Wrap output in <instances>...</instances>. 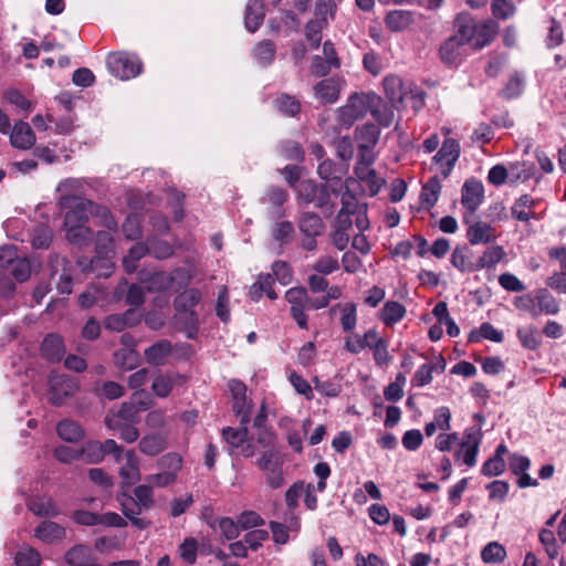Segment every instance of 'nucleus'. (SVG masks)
<instances>
[{
	"label": "nucleus",
	"instance_id": "obj_11",
	"mask_svg": "<svg viewBox=\"0 0 566 566\" xmlns=\"http://www.w3.org/2000/svg\"><path fill=\"white\" fill-rule=\"evenodd\" d=\"M314 96L321 104H334L342 91V81L335 77L321 80L313 87Z\"/></svg>",
	"mask_w": 566,
	"mask_h": 566
},
{
	"label": "nucleus",
	"instance_id": "obj_53",
	"mask_svg": "<svg viewBox=\"0 0 566 566\" xmlns=\"http://www.w3.org/2000/svg\"><path fill=\"white\" fill-rule=\"evenodd\" d=\"M480 338L501 343L503 342V333L496 329L492 324L483 323L478 331L470 334V342H478Z\"/></svg>",
	"mask_w": 566,
	"mask_h": 566
},
{
	"label": "nucleus",
	"instance_id": "obj_33",
	"mask_svg": "<svg viewBox=\"0 0 566 566\" xmlns=\"http://www.w3.org/2000/svg\"><path fill=\"white\" fill-rule=\"evenodd\" d=\"M534 165L530 161H513L507 166L509 181L514 185L517 182H525L534 175Z\"/></svg>",
	"mask_w": 566,
	"mask_h": 566
},
{
	"label": "nucleus",
	"instance_id": "obj_38",
	"mask_svg": "<svg viewBox=\"0 0 566 566\" xmlns=\"http://www.w3.org/2000/svg\"><path fill=\"white\" fill-rule=\"evenodd\" d=\"M139 280L146 284V289L149 292H163L171 289L168 273L163 271L154 272L148 276L145 273H140Z\"/></svg>",
	"mask_w": 566,
	"mask_h": 566
},
{
	"label": "nucleus",
	"instance_id": "obj_21",
	"mask_svg": "<svg viewBox=\"0 0 566 566\" xmlns=\"http://www.w3.org/2000/svg\"><path fill=\"white\" fill-rule=\"evenodd\" d=\"M497 33V24L493 21L474 23L473 25V49H482L490 44Z\"/></svg>",
	"mask_w": 566,
	"mask_h": 566
},
{
	"label": "nucleus",
	"instance_id": "obj_17",
	"mask_svg": "<svg viewBox=\"0 0 566 566\" xmlns=\"http://www.w3.org/2000/svg\"><path fill=\"white\" fill-rule=\"evenodd\" d=\"M354 174L355 180L364 184L371 197L376 196L385 185V179L379 177L371 167H355Z\"/></svg>",
	"mask_w": 566,
	"mask_h": 566
},
{
	"label": "nucleus",
	"instance_id": "obj_31",
	"mask_svg": "<svg viewBox=\"0 0 566 566\" xmlns=\"http://www.w3.org/2000/svg\"><path fill=\"white\" fill-rule=\"evenodd\" d=\"M59 437L66 442H77L84 438V429L71 419L61 420L56 426Z\"/></svg>",
	"mask_w": 566,
	"mask_h": 566
},
{
	"label": "nucleus",
	"instance_id": "obj_60",
	"mask_svg": "<svg viewBox=\"0 0 566 566\" xmlns=\"http://www.w3.org/2000/svg\"><path fill=\"white\" fill-rule=\"evenodd\" d=\"M232 409L235 416L240 419V423L245 426L251 420L252 402L247 399V396L242 398H234Z\"/></svg>",
	"mask_w": 566,
	"mask_h": 566
},
{
	"label": "nucleus",
	"instance_id": "obj_29",
	"mask_svg": "<svg viewBox=\"0 0 566 566\" xmlns=\"http://www.w3.org/2000/svg\"><path fill=\"white\" fill-rule=\"evenodd\" d=\"M413 22V13L408 10H392L385 17L386 27L392 32H401Z\"/></svg>",
	"mask_w": 566,
	"mask_h": 566
},
{
	"label": "nucleus",
	"instance_id": "obj_56",
	"mask_svg": "<svg viewBox=\"0 0 566 566\" xmlns=\"http://www.w3.org/2000/svg\"><path fill=\"white\" fill-rule=\"evenodd\" d=\"M40 564V553L30 546L21 547L15 554L17 566H39Z\"/></svg>",
	"mask_w": 566,
	"mask_h": 566
},
{
	"label": "nucleus",
	"instance_id": "obj_43",
	"mask_svg": "<svg viewBox=\"0 0 566 566\" xmlns=\"http://www.w3.org/2000/svg\"><path fill=\"white\" fill-rule=\"evenodd\" d=\"M284 459L280 451L271 448L261 453V455L256 459V467L264 472H269L270 470L277 468V465H283Z\"/></svg>",
	"mask_w": 566,
	"mask_h": 566
},
{
	"label": "nucleus",
	"instance_id": "obj_50",
	"mask_svg": "<svg viewBox=\"0 0 566 566\" xmlns=\"http://www.w3.org/2000/svg\"><path fill=\"white\" fill-rule=\"evenodd\" d=\"M506 557L504 546L497 542H491L481 552V558L488 564L502 563Z\"/></svg>",
	"mask_w": 566,
	"mask_h": 566
},
{
	"label": "nucleus",
	"instance_id": "obj_39",
	"mask_svg": "<svg viewBox=\"0 0 566 566\" xmlns=\"http://www.w3.org/2000/svg\"><path fill=\"white\" fill-rule=\"evenodd\" d=\"M166 449V440L159 433L144 436L139 441V450L147 455H157Z\"/></svg>",
	"mask_w": 566,
	"mask_h": 566
},
{
	"label": "nucleus",
	"instance_id": "obj_54",
	"mask_svg": "<svg viewBox=\"0 0 566 566\" xmlns=\"http://www.w3.org/2000/svg\"><path fill=\"white\" fill-rule=\"evenodd\" d=\"M356 184L355 178L348 177L342 182V188L344 187L345 190L340 196V202H342V210H346L347 212H356L358 201L356 199V196L352 191V186Z\"/></svg>",
	"mask_w": 566,
	"mask_h": 566
},
{
	"label": "nucleus",
	"instance_id": "obj_14",
	"mask_svg": "<svg viewBox=\"0 0 566 566\" xmlns=\"http://www.w3.org/2000/svg\"><path fill=\"white\" fill-rule=\"evenodd\" d=\"M382 84L386 97L394 106H400L410 93L409 86L397 75L386 76Z\"/></svg>",
	"mask_w": 566,
	"mask_h": 566
},
{
	"label": "nucleus",
	"instance_id": "obj_3",
	"mask_svg": "<svg viewBox=\"0 0 566 566\" xmlns=\"http://www.w3.org/2000/svg\"><path fill=\"white\" fill-rule=\"evenodd\" d=\"M106 64L108 71L123 81L136 77L143 69L138 56L125 52L111 53Z\"/></svg>",
	"mask_w": 566,
	"mask_h": 566
},
{
	"label": "nucleus",
	"instance_id": "obj_51",
	"mask_svg": "<svg viewBox=\"0 0 566 566\" xmlns=\"http://www.w3.org/2000/svg\"><path fill=\"white\" fill-rule=\"evenodd\" d=\"M538 314L556 315L559 312V303L546 290L537 292Z\"/></svg>",
	"mask_w": 566,
	"mask_h": 566
},
{
	"label": "nucleus",
	"instance_id": "obj_1",
	"mask_svg": "<svg viewBox=\"0 0 566 566\" xmlns=\"http://www.w3.org/2000/svg\"><path fill=\"white\" fill-rule=\"evenodd\" d=\"M60 203L62 208L66 209L63 226L85 224L90 216L96 214L99 217L102 226L112 231L117 230L116 220L105 207H99L81 197L66 195L61 197Z\"/></svg>",
	"mask_w": 566,
	"mask_h": 566
},
{
	"label": "nucleus",
	"instance_id": "obj_25",
	"mask_svg": "<svg viewBox=\"0 0 566 566\" xmlns=\"http://www.w3.org/2000/svg\"><path fill=\"white\" fill-rule=\"evenodd\" d=\"M171 350V343L167 339H161L146 348L145 357L150 365L161 366L166 364Z\"/></svg>",
	"mask_w": 566,
	"mask_h": 566
},
{
	"label": "nucleus",
	"instance_id": "obj_8",
	"mask_svg": "<svg viewBox=\"0 0 566 566\" xmlns=\"http://www.w3.org/2000/svg\"><path fill=\"white\" fill-rule=\"evenodd\" d=\"M463 221L468 226L465 237L472 245L489 244L496 240L497 232L491 223L469 217H464Z\"/></svg>",
	"mask_w": 566,
	"mask_h": 566
},
{
	"label": "nucleus",
	"instance_id": "obj_9",
	"mask_svg": "<svg viewBox=\"0 0 566 566\" xmlns=\"http://www.w3.org/2000/svg\"><path fill=\"white\" fill-rule=\"evenodd\" d=\"M96 252L102 258H96L92 261V265L96 269L99 264L104 270L98 272L99 275L108 276L112 273L113 264L107 260L108 255L114 252V239L108 231H98L96 235Z\"/></svg>",
	"mask_w": 566,
	"mask_h": 566
},
{
	"label": "nucleus",
	"instance_id": "obj_52",
	"mask_svg": "<svg viewBox=\"0 0 566 566\" xmlns=\"http://www.w3.org/2000/svg\"><path fill=\"white\" fill-rule=\"evenodd\" d=\"M339 269L338 259L328 254L321 255L312 265L311 270L321 275H329Z\"/></svg>",
	"mask_w": 566,
	"mask_h": 566
},
{
	"label": "nucleus",
	"instance_id": "obj_24",
	"mask_svg": "<svg viewBox=\"0 0 566 566\" xmlns=\"http://www.w3.org/2000/svg\"><path fill=\"white\" fill-rule=\"evenodd\" d=\"M395 108L399 106L387 104L377 95V101L369 107V113L380 126L389 127L395 120Z\"/></svg>",
	"mask_w": 566,
	"mask_h": 566
},
{
	"label": "nucleus",
	"instance_id": "obj_41",
	"mask_svg": "<svg viewBox=\"0 0 566 566\" xmlns=\"http://www.w3.org/2000/svg\"><path fill=\"white\" fill-rule=\"evenodd\" d=\"M463 44L452 35L448 38L440 48V57L444 63H455L462 55Z\"/></svg>",
	"mask_w": 566,
	"mask_h": 566
},
{
	"label": "nucleus",
	"instance_id": "obj_47",
	"mask_svg": "<svg viewBox=\"0 0 566 566\" xmlns=\"http://www.w3.org/2000/svg\"><path fill=\"white\" fill-rule=\"evenodd\" d=\"M148 253L147 243H137L123 259V266L127 273H134L137 269L138 261Z\"/></svg>",
	"mask_w": 566,
	"mask_h": 566
},
{
	"label": "nucleus",
	"instance_id": "obj_2",
	"mask_svg": "<svg viewBox=\"0 0 566 566\" xmlns=\"http://www.w3.org/2000/svg\"><path fill=\"white\" fill-rule=\"evenodd\" d=\"M377 101L376 94H358L349 96L347 103L337 109L339 122L350 127L356 120L364 117L373 103Z\"/></svg>",
	"mask_w": 566,
	"mask_h": 566
},
{
	"label": "nucleus",
	"instance_id": "obj_32",
	"mask_svg": "<svg viewBox=\"0 0 566 566\" xmlns=\"http://www.w3.org/2000/svg\"><path fill=\"white\" fill-rule=\"evenodd\" d=\"M300 231L305 237H319L324 232L322 218L313 212H305L298 221Z\"/></svg>",
	"mask_w": 566,
	"mask_h": 566
},
{
	"label": "nucleus",
	"instance_id": "obj_10",
	"mask_svg": "<svg viewBox=\"0 0 566 566\" xmlns=\"http://www.w3.org/2000/svg\"><path fill=\"white\" fill-rule=\"evenodd\" d=\"M483 198L484 187L481 181L470 179L464 182L461 193V203L471 214L480 207Z\"/></svg>",
	"mask_w": 566,
	"mask_h": 566
},
{
	"label": "nucleus",
	"instance_id": "obj_49",
	"mask_svg": "<svg viewBox=\"0 0 566 566\" xmlns=\"http://www.w3.org/2000/svg\"><path fill=\"white\" fill-rule=\"evenodd\" d=\"M275 107L279 112L286 116H295L301 111V103L295 96L289 94H281L274 101Z\"/></svg>",
	"mask_w": 566,
	"mask_h": 566
},
{
	"label": "nucleus",
	"instance_id": "obj_23",
	"mask_svg": "<svg viewBox=\"0 0 566 566\" xmlns=\"http://www.w3.org/2000/svg\"><path fill=\"white\" fill-rule=\"evenodd\" d=\"M274 279L271 274H261L259 275L255 283L250 286L249 296L252 301L258 302L263 294H265L270 300H276L277 295L273 289Z\"/></svg>",
	"mask_w": 566,
	"mask_h": 566
},
{
	"label": "nucleus",
	"instance_id": "obj_48",
	"mask_svg": "<svg viewBox=\"0 0 566 566\" xmlns=\"http://www.w3.org/2000/svg\"><path fill=\"white\" fill-rule=\"evenodd\" d=\"M318 176L328 181L332 187V192L336 193L342 189V180L339 177H334L335 164L331 159L323 160L317 168Z\"/></svg>",
	"mask_w": 566,
	"mask_h": 566
},
{
	"label": "nucleus",
	"instance_id": "obj_44",
	"mask_svg": "<svg viewBox=\"0 0 566 566\" xmlns=\"http://www.w3.org/2000/svg\"><path fill=\"white\" fill-rule=\"evenodd\" d=\"M441 191V185L438 177H432L428 180V182L422 187L420 193V200L422 206L426 208H431L436 205L439 198V193Z\"/></svg>",
	"mask_w": 566,
	"mask_h": 566
},
{
	"label": "nucleus",
	"instance_id": "obj_57",
	"mask_svg": "<svg viewBox=\"0 0 566 566\" xmlns=\"http://www.w3.org/2000/svg\"><path fill=\"white\" fill-rule=\"evenodd\" d=\"M90 548L85 545H76L65 554V560L70 566H83L90 557Z\"/></svg>",
	"mask_w": 566,
	"mask_h": 566
},
{
	"label": "nucleus",
	"instance_id": "obj_22",
	"mask_svg": "<svg viewBox=\"0 0 566 566\" xmlns=\"http://www.w3.org/2000/svg\"><path fill=\"white\" fill-rule=\"evenodd\" d=\"M182 380L184 378L179 374H158L153 380L151 390L157 397L166 398Z\"/></svg>",
	"mask_w": 566,
	"mask_h": 566
},
{
	"label": "nucleus",
	"instance_id": "obj_61",
	"mask_svg": "<svg viewBox=\"0 0 566 566\" xmlns=\"http://www.w3.org/2000/svg\"><path fill=\"white\" fill-rule=\"evenodd\" d=\"M473 25H474V23L472 21L457 19V21H455L457 31L452 36L457 38V40L460 43H462L463 45L470 44L472 46Z\"/></svg>",
	"mask_w": 566,
	"mask_h": 566
},
{
	"label": "nucleus",
	"instance_id": "obj_6",
	"mask_svg": "<svg viewBox=\"0 0 566 566\" xmlns=\"http://www.w3.org/2000/svg\"><path fill=\"white\" fill-rule=\"evenodd\" d=\"M481 440L482 432L480 428H467L464 430L463 441L460 444V450L455 452V458L462 459L463 463L469 468L474 467L476 464Z\"/></svg>",
	"mask_w": 566,
	"mask_h": 566
},
{
	"label": "nucleus",
	"instance_id": "obj_62",
	"mask_svg": "<svg viewBox=\"0 0 566 566\" xmlns=\"http://www.w3.org/2000/svg\"><path fill=\"white\" fill-rule=\"evenodd\" d=\"M514 305L517 310L527 312L532 317L539 316L537 305V294H524L515 297Z\"/></svg>",
	"mask_w": 566,
	"mask_h": 566
},
{
	"label": "nucleus",
	"instance_id": "obj_37",
	"mask_svg": "<svg viewBox=\"0 0 566 566\" xmlns=\"http://www.w3.org/2000/svg\"><path fill=\"white\" fill-rule=\"evenodd\" d=\"M356 136L361 149H373L379 140V128L374 124H366L356 129Z\"/></svg>",
	"mask_w": 566,
	"mask_h": 566
},
{
	"label": "nucleus",
	"instance_id": "obj_13",
	"mask_svg": "<svg viewBox=\"0 0 566 566\" xmlns=\"http://www.w3.org/2000/svg\"><path fill=\"white\" fill-rule=\"evenodd\" d=\"M339 314V324L344 333H352L358 322L357 305L354 302L337 303L329 308V314Z\"/></svg>",
	"mask_w": 566,
	"mask_h": 566
},
{
	"label": "nucleus",
	"instance_id": "obj_27",
	"mask_svg": "<svg viewBox=\"0 0 566 566\" xmlns=\"http://www.w3.org/2000/svg\"><path fill=\"white\" fill-rule=\"evenodd\" d=\"M41 353L48 360H61L65 353L63 339L56 334H49L42 342Z\"/></svg>",
	"mask_w": 566,
	"mask_h": 566
},
{
	"label": "nucleus",
	"instance_id": "obj_7",
	"mask_svg": "<svg viewBox=\"0 0 566 566\" xmlns=\"http://www.w3.org/2000/svg\"><path fill=\"white\" fill-rule=\"evenodd\" d=\"M78 390L77 381L66 375H54L50 378L49 400L54 406H61Z\"/></svg>",
	"mask_w": 566,
	"mask_h": 566
},
{
	"label": "nucleus",
	"instance_id": "obj_42",
	"mask_svg": "<svg viewBox=\"0 0 566 566\" xmlns=\"http://www.w3.org/2000/svg\"><path fill=\"white\" fill-rule=\"evenodd\" d=\"M30 511L38 516H56L59 510L51 497L40 496L29 502Z\"/></svg>",
	"mask_w": 566,
	"mask_h": 566
},
{
	"label": "nucleus",
	"instance_id": "obj_63",
	"mask_svg": "<svg viewBox=\"0 0 566 566\" xmlns=\"http://www.w3.org/2000/svg\"><path fill=\"white\" fill-rule=\"evenodd\" d=\"M275 54V46L271 41H262L254 49V57L262 65L270 64Z\"/></svg>",
	"mask_w": 566,
	"mask_h": 566
},
{
	"label": "nucleus",
	"instance_id": "obj_45",
	"mask_svg": "<svg viewBox=\"0 0 566 566\" xmlns=\"http://www.w3.org/2000/svg\"><path fill=\"white\" fill-rule=\"evenodd\" d=\"M102 442L90 440L80 448V460L86 463H99L103 461Z\"/></svg>",
	"mask_w": 566,
	"mask_h": 566
},
{
	"label": "nucleus",
	"instance_id": "obj_30",
	"mask_svg": "<svg viewBox=\"0 0 566 566\" xmlns=\"http://www.w3.org/2000/svg\"><path fill=\"white\" fill-rule=\"evenodd\" d=\"M265 12L261 0H251L247 4L244 24L249 32H255L263 22Z\"/></svg>",
	"mask_w": 566,
	"mask_h": 566
},
{
	"label": "nucleus",
	"instance_id": "obj_15",
	"mask_svg": "<svg viewBox=\"0 0 566 566\" xmlns=\"http://www.w3.org/2000/svg\"><path fill=\"white\" fill-rule=\"evenodd\" d=\"M460 156V145L455 139L448 138L443 142L441 148L434 155L433 160L437 164L446 165L447 169L443 170L444 177H447L454 166L455 161Z\"/></svg>",
	"mask_w": 566,
	"mask_h": 566
},
{
	"label": "nucleus",
	"instance_id": "obj_40",
	"mask_svg": "<svg viewBox=\"0 0 566 566\" xmlns=\"http://www.w3.org/2000/svg\"><path fill=\"white\" fill-rule=\"evenodd\" d=\"M505 256V251L501 245L488 248L476 261V271L492 269Z\"/></svg>",
	"mask_w": 566,
	"mask_h": 566
},
{
	"label": "nucleus",
	"instance_id": "obj_55",
	"mask_svg": "<svg viewBox=\"0 0 566 566\" xmlns=\"http://www.w3.org/2000/svg\"><path fill=\"white\" fill-rule=\"evenodd\" d=\"M129 503L133 506H139L142 511L150 509L154 503L151 486L138 485L135 488L133 500H129Z\"/></svg>",
	"mask_w": 566,
	"mask_h": 566
},
{
	"label": "nucleus",
	"instance_id": "obj_5",
	"mask_svg": "<svg viewBox=\"0 0 566 566\" xmlns=\"http://www.w3.org/2000/svg\"><path fill=\"white\" fill-rule=\"evenodd\" d=\"M202 298L201 292L198 289H188L181 292L174 300V307L178 315H180L186 324L196 328L198 326V315L193 310Z\"/></svg>",
	"mask_w": 566,
	"mask_h": 566
},
{
	"label": "nucleus",
	"instance_id": "obj_59",
	"mask_svg": "<svg viewBox=\"0 0 566 566\" xmlns=\"http://www.w3.org/2000/svg\"><path fill=\"white\" fill-rule=\"evenodd\" d=\"M146 243L148 247V253L156 259H166L174 253L172 247L166 241L148 238Z\"/></svg>",
	"mask_w": 566,
	"mask_h": 566
},
{
	"label": "nucleus",
	"instance_id": "obj_16",
	"mask_svg": "<svg viewBox=\"0 0 566 566\" xmlns=\"http://www.w3.org/2000/svg\"><path fill=\"white\" fill-rule=\"evenodd\" d=\"M323 7L324 10L317 8L316 14L319 15V18L308 21L305 25V36L313 49H317L321 45L322 31L328 24L326 18L327 7L325 4Z\"/></svg>",
	"mask_w": 566,
	"mask_h": 566
},
{
	"label": "nucleus",
	"instance_id": "obj_4",
	"mask_svg": "<svg viewBox=\"0 0 566 566\" xmlns=\"http://www.w3.org/2000/svg\"><path fill=\"white\" fill-rule=\"evenodd\" d=\"M285 300L290 304V314L301 329H308V293L303 286H294L285 292Z\"/></svg>",
	"mask_w": 566,
	"mask_h": 566
},
{
	"label": "nucleus",
	"instance_id": "obj_18",
	"mask_svg": "<svg viewBox=\"0 0 566 566\" xmlns=\"http://www.w3.org/2000/svg\"><path fill=\"white\" fill-rule=\"evenodd\" d=\"M125 463L119 469V476L126 485H133L140 480L139 460L134 450L125 453Z\"/></svg>",
	"mask_w": 566,
	"mask_h": 566
},
{
	"label": "nucleus",
	"instance_id": "obj_20",
	"mask_svg": "<svg viewBox=\"0 0 566 566\" xmlns=\"http://www.w3.org/2000/svg\"><path fill=\"white\" fill-rule=\"evenodd\" d=\"M451 264L463 273L475 272L476 262L473 261V252L468 245H458L451 253Z\"/></svg>",
	"mask_w": 566,
	"mask_h": 566
},
{
	"label": "nucleus",
	"instance_id": "obj_28",
	"mask_svg": "<svg viewBox=\"0 0 566 566\" xmlns=\"http://www.w3.org/2000/svg\"><path fill=\"white\" fill-rule=\"evenodd\" d=\"M65 528L52 521L42 522L34 532L35 537L44 543H55L65 537Z\"/></svg>",
	"mask_w": 566,
	"mask_h": 566
},
{
	"label": "nucleus",
	"instance_id": "obj_46",
	"mask_svg": "<svg viewBox=\"0 0 566 566\" xmlns=\"http://www.w3.org/2000/svg\"><path fill=\"white\" fill-rule=\"evenodd\" d=\"M67 240L76 245L86 244L92 238V230L85 224L64 226Z\"/></svg>",
	"mask_w": 566,
	"mask_h": 566
},
{
	"label": "nucleus",
	"instance_id": "obj_58",
	"mask_svg": "<svg viewBox=\"0 0 566 566\" xmlns=\"http://www.w3.org/2000/svg\"><path fill=\"white\" fill-rule=\"evenodd\" d=\"M222 436L231 450H238L248 438V429L245 427L241 429L228 427L222 430Z\"/></svg>",
	"mask_w": 566,
	"mask_h": 566
},
{
	"label": "nucleus",
	"instance_id": "obj_19",
	"mask_svg": "<svg viewBox=\"0 0 566 566\" xmlns=\"http://www.w3.org/2000/svg\"><path fill=\"white\" fill-rule=\"evenodd\" d=\"M536 201L528 195H523L515 200L511 207L512 217L518 221L527 222L537 219L535 213Z\"/></svg>",
	"mask_w": 566,
	"mask_h": 566
},
{
	"label": "nucleus",
	"instance_id": "obj_12",
	"mask_svg": "<svg viewBox=\"0 0 566 566\" xmlns=\"http://www.w3.org/2000/svg\"><path fill=\"white\" fill-rule=\"evenodd\" d=\"M36 142L35 134L31 126L23 122H15L10 132V144L21 150L31 149Z\"/></svg>",
	"mask_w": 566,
	"mask_h": 566
},
{
	"label": "nucleus",
	"instance_id": "obj_36",
	"mask_svg": "<svg viewBox=\"0 0 566 566\" xmlns=\"http://www.w3.org/2000/svg\"><path fill=\"white\" fill-rule=\"evenodd\" d=\"M406 315V308L396 301H388L384 304L379 318L387 326H392L400 322Z\"/></svg>",
	"mask_w": 566,
	"mask_h": 566
},
{
	"label": "nucleus",
	"instance_id": "obj_26",
	"mask_svg": "<svg viewBox=\"0 0 566 566\" xmlns=\"http://www.w3.org/2000/svg\"><path fill=\"white\" fill-rule=\"evenodd\" d=\"M451 428V411L448 407L442 406L434 410L433 420L426 423L424 433L427 437L433 436L437 430L448 431Z\"/></svg>",
	"mask_w": 566,
	"mask_h": 566
},
{
	"label": "nucleus",
	"instance_id": "obj_35",
	"mask_svg": "<svg viewBox=\"0 0 566 566\" xmlns=\"http://www.w3.org/2000/svg\"><path fill=\"white\" fill-rule=\"evenodd\" d=\"M516 336L521 345L528 350H537L542 345V336L539 331L533 326H522L516 331Z\"/></svg>",
	"mask_w": 566,
	"mask_h": 566
},
{
	"label": "nucleus",
	"instance_id": "obj_34",
	"mask_svg": "<svg viewBox=\"0 0 566 566\" xmlns=\"http://www.w3.org/2000/svg\"><path fill=\"white\" fill-rule=\"evenodd\" d=\"M139 317L134 310H128L125 314H113L105 318V328L114 332H122L126 326L135 325Z\"/></svg>",
	"mask_w": 566,
	"mask_h": 566
},
{
	"label": "nucleus",
	"instance_id": "obj_64",
	"mask_svg": "<svg viewBox=\"0 0 566 566\" xmlns=\"http://www.w3.org/2000/svg\"><path fill=\"white\" fill-rule=\"evenodd\" d=\"M168 276L171 289H182L190 284L192 280V272L189 269L178 268L168 273Z\"/></svg>",
	"mask_w": 566,
	"mask_h": 566
}]
</instances>
